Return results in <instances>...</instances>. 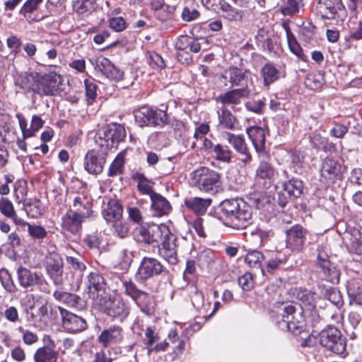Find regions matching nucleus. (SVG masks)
Returning <instances> with one entry per match:
<instances>
[{
    "label": "nucleus",
    "mask_w": 362,
    "mask_h": 362,
    "mask_svg": "<svg viewBox=\"0 0 362 362\" xmlns=\"http://www.w3.org/2000/svg\"><path fill=\"white\" fill-rule=\"evenodd\" d=\"M209 215L222 221L226 226L238 229L245 228L251 223L252 210L243 199H225L211 209Z\"/></svg>",
    "instance_id": "1"
},
{
    "label": "nucleus",
    "mask_w": 362,
    "mask_h": 362,
    "mask_svg": "<svg viewBox=\"0 0 362 362\" xmlns=\"http://www.w3.org/2000/svg\"><path fill=\"white\" fill-rule=\"evenodd\" d=\"M278 315L274 320L277 327L294 335L304 332L307 327L303 308L293 303L282 302L277 307Z\"/></svg>",
    "instance_id": "2"
},
{
    "label": "nucleus",
    "mask_w": 362,
    "mask_h": 362,
    "mask_svg": "<svg viewBox=\"0 0 362 362\" xmlns=\"http://www.w3.org/2000/svg\"><path fill=\"white\" fill-rule=\"evenodd\" d=\"M191 184L200 191L216 194L221 189V175L206 167H201L190 174Z\"/></svg>",
    "instance_id": "3"
},
{
    "label": "nucleus",
    "mask_w": 362,
    "mask_h": 362,
    "mask_svg": "<svg viewBox=\"0 0 362 362\" xmlns=\"http://www.w3.org/2000/svg\"><path fill=\"white\" fill-rule=\"evenodd\" d=\"M126 135L123 125L110 123L98 129L95 139L96 144L108 153L110 149L117 148L119 143L124 141Z\"/></svg>",
    "instance_id": "4"
},
{
    "label": "nucleus",
    "mask_w": 362,
    "mask_h": 362,
    "mask_svg": "<svg viewBox=\"0 0 362 362\" xmlns=\"http://www.w3.org/2000/svg\"><path fill=\"white\" fill-rule=\"evenodd\" d=\"M320 344L337 355H342L346 351V339L341 332L334 325H327L318 334Z\"/></svg>",
    "instance_id": "5"
},
{
    "label": "nucleus",
    "mask_w": 362,
    "mask_h": 362,
    "mask_svg": "<svg viewBox=\"0 0 362 362\" xmlns=\"http://www.w3.org/2000/svg\"><path fill=\"white\" fill-rule=\"evenodd\" d=\"M62 80V76L54 71L43 75L38 74L37 83L32 86L31 91L40 96L54 95L61 90Z\"/></svg>",
    "instance_id": "6"
},
{
    "label": "nucleus",
    "mask_w": 362,
    "mask_h": 362,
    "mask_svg": "<svg viewBox=\"0 0 362 362\" xmlns=\"http://www.w3.org/2000/svg\"><path fill=\"white\" fill-rule=\"evenodd\" d=\"M165 234H169V230L165 226L152 225L146 227L141 225L133 230L134 238L137 242L148 245L158 243Z\"/></svg>",
    "instance_id": "7"
},
{
    "label": "nucleus",
    "mask_w": 362,
    "mask_h": 362,
    "mask_svg": "<svg viewBox=\"0 0 362 362\" xmlns=\"http://www.w3.org/2000/svg\"><path fill=\"white\" fill-rule=\"evenodd\" d=\"M303 191V182L293 178L282 184V189L277 192L275 200L279 206L284 208L289 202L299 197Z\"/></svg>",
    "instance_id": "8"
},
{
    "label": "nucleus",
    "mask_w": 362,
    "mask_h": 362,
    "mask_svg": "<svg viewBox=\"0 0 362 362\" xmlns=\"http://www.w3.org/2000/svg\"><path fill=\"white\" fill-rule=\"evenodd\" d=\"M168 274L166 267L157 259L144 257L137 269L136 278L144 281L153 276Z\"/></svg>",
    "instance_id": "9"
},
{
    "label": "nucleus",
    "mask_w": 362,
    "mask_h": 362,
    "mask_svg": "<svg viewBox=\"0 0 362 362\" xmlns=\"http://www.w3.org/2000/svg\"><path fill=\"white\" fill-rule=\"evenodd\" d=\"M103 312L113 319L123 322L130 313V308L126 301L120 297L109 298L104 301Z\"/></svg>",
    "instance_id": "10"
},
{
    "label": "nucleus",
    "mask_w": 362,
    "mask_h": 362,
    "mask_svg": "<svg viewBox=\"0 0 362 362\" xmlns=\"http://www.w3.org/2000/svg\"><path fill=\"white\" fill-rule=\"evenodd\" d=\"M107 152L100 148V150H90L84 157V168L90 174L99 175L104 168L106 163Z\"/></svg>",
    "instance_id": "11"
},
{
    "label": "nucleus",
    "mask_w": 362,
    "mask_h": 362,
    "mask_svg": "<svg viewBox=\"0 0 362 362\" xmlns=\"http://www.w3.org/2000/svg\"><path fill=\"white\" fill-rule=\"evenodd\" d=\"M45 269L54 285L63 284L64 261L59 254L52 252L46 257Z\"/></svg>",
    "instance_id": "12"
},
{
    "label": "nucleus",
    "mask_w": 362,
    "mask_h": 362,
    "mask_svg": "<svg viewBox=\"0 0 362 362\" xmlns=\"http://www.w3.org/2000/svg\"><path fill=\"white\" fill-rule=\"evenodd\" d=\"M308 230L300 224H296L286 230L287 247L293 251H301L307 242Z\"/></svg>",
    "instance_id": "13"
},
{
    "label": "nucleus",
    "mask_w": 362,
    "mask_h": 362,
    "mask_svg": "<svg viewBox=\"0 0 362 362\" xmlns=\"http://www.w3.org/2000/svg\"><path fill=\"white\" fill-rule=\"evenodd\" d=\"M62 316V327L70 333L81 332L88 329L86 319L64 308H59Z\"/></svg>",
    "instance_id": "14"
},
{
    "label": "nucleus",
    "mask_w": 362,
    "mask_h": 362,
    "mask_svg": "<svg viewBox=\"0 0 362 362\" xmlns=\"http://www.w3.org/2000/svg\"><path fill=\"white\" fill-rule=\"evenodd\" d=\"M175 48L184 53H178L177 58L182 63L188 62L192 60L190 53H198L201 49L200 43L195 39L186 35H180L175 42Z\"/></svg>",
    "instance_id": "15"
},
{
    "label": "nucleus",
    "mask_w": 362,
    "mask_h": 362,
    "mask_svg": "<svg viewBox=\"0 0 362 362\" xmlns=\"http://www.w3.org/2000/svg\"><path fill=\"white\" fill-rule=\"evenodd\" d=\"M124 339V331L123 327L117 325H112L100 332L97 341L103 348H108L122 344Z\"/></svg>",
    "instance_id": "16"
},
{
    "label": "nucleus",
    "mask_w": 362,
    "mask_h": 362,
    "mask_svg": "<svg viewBox=\"0 0 362 362\" xmlns=\"http://www.w3.org/2000/svg\"><path fill=\"white\" fill-rule=\"evenodd\" d=\"M317 268L319 275L322 279L326 280L332 284L339 283V271L334 263H332L326 255L325 257L320 254L317 255Z\"/></svg>",
    "instance_id": "17"
},
{
    "label": "nucleus",
    "mask_w": 362,
    "mask_h": 362,
    "mask_svg": "<svg viewBox=\"0 0 362 362\" xmlns=\"http://www.w3.org/2000/svg\"><path fill=\"white\" fill-rule=\"evenodd\" d=\"M176 241L175 236L169 231V234H165L163 237L161 245L158 249L159 255L173 265L177 262Z\"/></svg>",
    "instance_id": "18"
},
{
    "label": "nucleus",
    "mask_w": 362,
    "mask_h": 362,
    "mask_svg": "<svg viewBox=\"0 0 362 362\" xmlns=\"http://www.w3.org/2000/svg\"><path fill=\"white\" fill-rule=\"evenodd\" d=\"M93 65L96 71L110 80L120 81L123 78V72L103 56L98 57Z\"/></svg>",
    "instance_id": "19"
},
{
    "label": "nucleus",
    "mask_w": 362,
    "mask_h": 362,
    "mask_svg": "<svg viewBox=\"0 0 362 362\" xmlns=\"http://www.w3.org/2000/svg\"><path fill=\"white\" fill-rule=\"evenodd\" d=\"M344 8L341 0H319L316 5V11L322 18L333 20L337 18L339 11Z\"/></svg>",
    "instance_id": "20"
},
{
    "label": "nucleus",
    "mask_w": 362,
    "mask_h": 362,
    "mask_svg": "<svg viewBox=\"0 0 362 362\" xmlns=\"http://www.w3.org/2000/svg\"><path fill=\"white\" fill-rule=\"evenodd\" d=\"M258 156H267L269 151L266 150L265 130L262 127L254 126L246 129Z\"/></svg>",
    "instance_id": "21"
},
{
    "label": "nucleus",
    "mask_w": 362,
    "mask_h": 362,
    "mask_svg": "<svg viewBox=\"0 0 362 362\" xmlns=\"http://www.w3.org/2000/svg\"><path fill=\"white\" fill-rule=\"evenodd\" d=\"M88 216L86 213L69 210L62 217V226L66 230L76 234L81 228V224Z\"/></svg>",
    "instance_id": "22"
},
{
    "label": "nucleus",
    "mask_w": 362,
    "mask_h": 362,
    "mask_svg": "<svg viewBox=\"0 0 362 362\" xmlns=\"http://www.w3.org/2000/svg\"><path fill=\"white\" fill-rule=\"evenodd\" d=\"M345 168L337 160L327 158L325 159L321 168V175L333 182L336 180H341Z\"/></svg>",
    "instance_id": "23"
},
{
    "label": "nucleus",
    "mask_w": 362,
    "mask_h": 362,
    "mask_svg": "<svg viewBox=\"0 0 362 362\" xmlns=\"http://www.w3.org/2000/svg\"><path fill=\"white\" fill-rule=\"evenodd\" d=\"M48 344L37 349L34 354L35 362H56L58 358V352L55 351V344L49 336L44 337V341Z\"/></svg>",
    "instance_id": "24"
},
{
    "label": "nucleus",
    "mask_w": 362,
    "mask_h": 362,
    "mask_svg": "<svg viewBox=\"0 0 362 362\" xmlns=\"http://www.w3.org/2000/svg\"><path fill=\"white\" fill-rule=\"evenodd\" d=\"M259 159V163L255 172V176L257 178L264 180L272 181L277 172L270 162L271 155L269 153L266 156H258Z\"/></svg>",
    "instance_id": "25"
},
{
    "label": "nucleus",
    "mask_w": 362,
    "mask_h": 362,
    "mask_svg": "<svg viewBox=\"0 0 362 362\" xmlns=\"http://www.w3.org/2000/svg\"><path fill=\"white\" fill-rule=\"evenodd\" d=\"M250 95V90L247 88L242 87L227 91L219 95L216 100L223 105H239L243 98H247Z\"/></svg>",
    "instance_id": "26"
},
{
    "label": "nucleus",
    "mask_w": 362,
    "mask_h": 362,
    "mask_svg": "<svg viewBox=\"0 0 362 362\" xmlns=\"http://www.w3.org/2000/svg\"><path fill=\"white\" fill-rule=\"evenodd\" d=\"M18 275L21 285L25 288L33 286H40L45 283V279L42 274L32 272L25 268L19 269Z\"/></svg>",
    "instance_id": "27"
},
{
    "label": "nucleus",
    "mask_w": 362,
    "mask_h": 362,
    "mask_svg": "<svg viewBox=\"0 0 362 362\" xmlns=\"http://www.w3.org/2000/svg\"><path fill=\"white\" fill-rule=\"evenodd\" d=\"M89 293L93 298L102 296L105 290V281L103 276L98 272H91L88 276Z\"/></svg>",
    "instance_id": "28"
},
{
    "label": "nucleus",
    "mask_w": 362,
    "mask_h": 362,
    "mask_svg": "<svg viewBox=\"0 0 362 362\" xmlns=\"http://www.w3.org/2000/svg\"><path fill=\"white\" fill-rule=\"evenodd\" d=\"M293 296L299 300L301 307H305L306 309L310 310L314 309L317 305V301L315 300V293L312 291L305 288H296L293 291ZM295 305H299L296 303Z\"/></svg>",
    "instance_id": "29"
},
{
    "label": "nucleus",
    "mask_w": 362,
    "mask_h": 362,
    "mask_svg": "<svg viewBox=\"0 0 362 362\" xmlns=\"http://www.w3.org/2000/svg\"><path fill=\"white\" fill-rule=\"evenodd\" d=\"M53 296L59 302L66 304L71 308L78 309L84 306V300L78 295L62 291H55Z\"/></svg>",
    "instance_id": "30"
},
{
    "label": "nucleus",
    "mask_w": 362,
    "mask_h": 362,
    "mask_svg": "<svg viewBox=\"0 0 362 362\" xmlns=\"http://www.w3.org/2000/svg\"><path fill=\"white\" fill-rule=\"evenodd\" d=\"M140 310L146 315H152L155 311L153 296L143 291L134 300Z\"/></svg>",
    "instance_id": "31"
},
{
    "label": "nucleus",
    "mask_w": 362,
    "mask_h": 362,
    "mask_svg": "<svg viewBox=\"0 0 362 362\" xmlns=\"http://www.w3.org/2000/svg\"><path fill=\"white\" fill-rule=\"evenodd\" d=\"M185 206L197 215L205 214L206 209L211 204L209 198L204 199L200 197H190L185 199Z\"/></svg>",
    "instance_id": "32"
},
{
    "label": "nucleus",
    "mask_w": 362,
    "mask_h": 362,
    "mask_svg": "<svg viewBox=\"0 0 362 362\" xmlns=\"http://www.w3.org/2000/svg\"><path fill=\"white\" fill-rule=\"evenodd\" d=\"M151 200V209L156 216H162L167 214L171 209L169 202L158 193L153 194Z\"/></svg>",
    "instance_id": "33"
},
{
    "label": "nucleus",
    "mask_w": 362,
    "mask_h": 362,
    "mask_svg": "<svg viewBox=\"0 0 362 362\" xmlns=\"http://www.w3.org/2000/svg\"><path fill=\"white\" fill-rule=\"evenodd\" d=\"M132 177L137 182V189L141 194L149 195L151 197L153 194L156 193L153 189L154 182L148 179L144 174L136 172L132 175Z\"/></svg>",
    "instance_id": "34"
},
{
    "label": "nucleus",
    "mask_w": 362,
    "mask_h": 362,
    "mask_svg": "<svg viewBox=\"0 0 362 362\" xmlns=\"http://www.w3.org/2000/svg\"><path fill=\"white\" fill-rule=\"evenodd\" d=\"M219 125L223 128L235 130L238 127V121L231 112L225 106L221 107V113L218 114Z\"/></svg>",
    "instance_id": "35"
},
{
    "label": "nucleus",
    "mask_w": 362,
    "mask_h": 362,
    "mask_svg": "<svg viewBox=\"0 0 362 362\" xmlns=\"http://www.w3.org/2000/svg\"><path fill=\"white\" fill-rule=\"evenodd\" d=\"M231 86H243L247 88L248 77L247 71L237 67H231L228 72Z\"/></svg>",
    "instance_id": "36"
},
{
    "label": "nucleus",
    "mask_w": 362,
    "mask_h": 362,
    "mask_svg": "<svg viewBox=\"0 0 362 362\" xmlns=\"http://www.w3.org/2000/svg\"><path fill=\"white\" fill-rule=\"evenodd\" d=\"M153 113V107L148 105L140 107L134 110V115L136 124L139 127H149Z\"/></svg>",
    "instance_id": "37"
},
{
    "label": "nucleus",
    "mask_w": 362,
    "mask_h": 362,
    "mask_svg": "<svg viewBox=\"0 0 362 362\" xmlns=\"http://www.w3.org/2000/svg\"><path fill=\"white\" fill-rule=\"evenodd\" d=\"M122 205L116 201H111L107 204V208L103 212V215L107 221H119L122 215Z\"/></svg>",
    "instance_id": "38"
},
{
    "label": "nucleus",
    "mask_w": 362,
    "mask_h": 362,
    "mask_svg": "<svg viewBox=\"0 0 362 362\" xmlns=\"http://www.w3.org/2000/svg\"><path fill=\"white\" fill-rule=\"evenodd\" d=\"M21 226H27L28 235L34 240L42 242L48 236V232L41 225L31 224L24 221V223Z\"/></svg>",
    "instance_id": "39"
},
{
    "label": "nucleus",
    "mask_w": 362,
    "mask_h": 362,
    "mask_svg": "<svg viewBox=\"0 0 362 362\" xmlns=\"http://www.w3.org/2000/svg\"><path fill=\"white\" fill-rule=\"evenodd\" d=\"M248 205L256 209H260L269 205L271 202L270 198L264 193L260 192H255L247 197Z\"/></svg>",
    "instance_id": "40"
},
{
    "label": "nucleus",
    "mask_w": 362,
    "mask_h": 362,
    "mask_svg": "<svg viewBox=\"0 0 362 362\" xmlns=\"http://www.w3.org/2000/svg\"><path fill=\"white\" fill-rule=\"evenodd\" d=\"M321 293L324 299L328 300L337 308H341L344 305L341 293L337 288L332 287L324 288Z\"/></svg>",
    "instance_id": "41"
},
{
    "label": "nucleus",
    "mask_w": 362,
    "mask_h": 362,
    "mask_svg": "<svg viewBox=\"0 0 362 362\" xmlns=\"http://www.w3.org/2000/svg\"><path fill=\"white\" fill-rule=\"evenodd\" d=\"M220 10L223 17L230 21H241L244 16L243 11L232 7L226 1L222 3Z\"/></svg>",
    "instance_id": "42"
},
{
    "label": "nucleus",
    "mask_w": 362,
    "mask_h": 362,
    "mask_svg": "<svg viewBox=\"0 0 362 362\" xmlns=\"http://www.w3.org/2000/svg\"><path fill=\"white\" fill-rule=\"evenodd\" d=\"M279 70L272 64H266L261 69L264 86H269L279 78Z\"/></svg>",
    "instance_id": "43"
},
{
    "label": "nucleus",
    "mask_w": 362,
    "mask_h": 362,
    "mask_svg": "<svg viewBox=\"0 0 362 362\" xmlns=\"http://www.w3.org/2000/svg\"><path fill=\"white\" fill-rule=\"evenodd\" d=\"M169 122L170 118L166 111L158 108H153V113L149 127L162 128L165 124H168Z\"/></svg>",
    "instance_id": "44"
},
{
    "label": "nucleus",
    "mask_w": 362,
    "mask_h": 362,
    "mask_svg": "<svg viewBox=\"0 0 362 362\" xmlns=\"http://www.w3.org/2000/svg\"><path fill=\"white\" fill-rule=\"evenodd\" d=\"M1 214L10 218L16 225L24 223L23 220L17 217L13 204L7 199L1 198Z\"/></svg>",
    "instance_id": "45"
},
{
    "label": "nucleus",
    "mask_w": 362,
    "mask_h": 362,
    "mask_svg": "<svg viewBox=\"0 0 362 362\" xmlns=\"http://www.w3.org/2000/svg\"><path fill=\"white\" fill-rule=\"evenodd\" d=\"M264 259V255L257 250L248 251L245 261L250 267L260 269L262 272L264 271L262 267V262Z\"/></svg>",
    "instance_id": "46"
},
{
    "label": "nucleus",
    "mask_w": 362,
    "mask_h": 362,
    "mask_svg": "<svg viewBox=\"0 0 362 362\" xmlns=\"http://www.w3.org/2000/svg\"><path fill=\"white\" fill-rule=\"evenodd\" d=\"M214 158L220 161L230 163L232 158V151L228 146L218 144L214 147Z\"/></svg>",
    "instance_id": "47"
},
{
    "label": "nucleus",
    "mask_w": 362,
    "mask_h": 362,
    "mask_svg": "<svg viewBox=\"0 0 362 362\" xmlns=\"http://www.w3.org/2000/svg\"><path fill=\"white\" fill-rule=\"evenodd\" d=\"M347 249L349 252L362 255V232L355 230L352 234L351 242L347 245Z\"/></svg>",
    "instance_id": "48"
},
{
    "label": "nucleus",
    "mask_w": 362,
    "mask_h": 362,
    "mask_svg": "<svg viewBox=\"0 0 362 362\" xmlns=\"http://www.w3.org/2000/svg\"><path fill=\"white\" fill-rule=\"evenodd\" d=\"M122 284L124 288V293L131 298L132 300L143 291L132 280L122 279Z\"/></svg>",
    "instance_id": "49"
},
{
    "label": "nucleus",
    "mask_w": 362,
    "mask_h": 362,
    "mask_svg": "<svg viewBox=\"0 0 362 362\" xmlns=\"http://www.w3.org/2000/svg\"><path fill=\"white\" fill-rule=\"evenodd\" d=\"M324 83V78L320 74H308L305 80V86L312 90L320 89Z\"/></svg>",
    "instance_id": "50"
},
{
    "label": "nucleus",
    "mask_w": 362,
    "mask_h": 362,
    "mask_svg": "<svg viewBox=\"0 0 362 362\" xmlns=\"http://www.w3.org/2000/svg\"><path fill=\"white\" fill-rule=\"evenodd\" d=\"M124 156L120 154L117 155L109 168L107 175L109 177H114L122 173L124 170Z\"/></svg>",
    "instance_id": "51"
},
{
    "label": "nucleus",
    "mask_w": 362,
    "mask_h": 362,
    "mask_svg": "<svg viewBox=\"0 0 362 362\" xmlns=\"http://www.w3.org/2000/svg\"><path fill=\"white\" fill-rule=\"evenodd\" d=\"M84 83L87 102L90 105L92 104L97 97L98 86L93 79H86Z\"/></svg>",
    "instance_id": "52"
},
{
    "label": "nucleus",
    "mask_w": 362,
    "mask_h": 362,
    "mask_svg": "<svg viewBox=\"0 0 362 362\" xmlns=\"http://www.w3.org/2000/svg\"><path fill=\"white\" fill-rule=\"evenodd\" d=\"M147 61L151 68L161 69L165 67V63L162 57L155 52L148 53Z\"/></svg>",
    "instance_id": "53"
},
{
    "label": "nucleus",
    "mask_w": 362,
    "mask_h": 362,
    "mask_svg": "<svg viewBox=\"0 0 362 362\" xmlns=\"http://www.w3.org/2000/svg\"><path fill=\"white\" fill-rule=\"evenodd\" d=\"M24 206L28 216L33 218H37L43 214L44 211L39 200L26 203Z\"/></svg>",
    "instance_id": "54"
},
{
    "label": "nucleus",
    "mask_w": 362,
    "mask_h": 362,
    "mask_svg": "<svg viewBox=\"0 0 362 362\" xmlns=\"http://www.w3.org/2000/svg\"><path fill=\"white\" fill-rule=\"evenodd\" d=\"M45 122L38 115H33L31 120L30 127L24 132V139L33 136L35 132H37L43 127Z\"/></svg>",
    "instance_id": "55"
},
{
    "label": "nucleus",
    "mask_w": 362,
    "mask_h": 362,
    "mask_svg": "<svg viewBox=\"0 0 362 362\" xmlns=\"http://www.w3.org/2000/svg\"><path fill=\"white\" fill-rule=\"evenodd\" d=\"M66 262L71 266V267L77 272V276L78 279H81L82 276V272L86 269V267L83 262H82L79 258L67 256Z\"/></svg>",
    "instance_id": "56"
},
{
    "label": "nucleus",
    "mask_w": 362,
    "mask_h": 362,
    "mask_svg": "<svg viewBox=\"0 0 362 362\" xmlns=\"http://www.w3.org/2000/svg\"><path fill=\"white\" fill-rule=\"evenodd\" d=\"M37 72L26 73L25 75L21 76L20 82L21 87L31 91V87L34 83H37Z\"/></svg>",
    "instance_id": "57"
},
{
    "label": "nucleus",
    "mask_w": 362,
    "mask_h": 362,
    "mask_svg": "<svg viewBox=\"0 0 362 362\" xmlns=\"http://www.w3.org/2000/svg\"><path fill=\"white\" fill-rule=\"evenodd\" d=\"M94 2L95 0H76L74 3V8L81 14L90 12L94 9Z\"/></svg>",
    "instance_id": "58"
},
{
    "label": "nucleus",
    "mask_w": 362,
    "mask_h": 362,
    "mask_svg": "<svg viewBox=\"0 0 362 362\" xmlns=\"http://www.w3.org/2000/svg\"><path fill=\"white\" fill-rule=\"evenodd\" d=\"M43 0H27L21 8L19 13L23 16L31 13L38 8Z\"/></svg>",
    "instance_id": "59"
},
{
    "label": "nucleus",
    "mask_w": 362,
    "mask_h": 362,
    "mask_svg": "<svg viewBox=\"0 0 362 362\" xmlns=\"http://www.w3.org/2000/svg\"><path fill=\"white\" fill-rule=\"evenodd\" d=\"M238 284L243 290L250 291L253 288L254 281L251 273L246 272L243 276L238 278Z\"/></svg>",
    "instance_id": "60"
},
{
    "label": "nucleus",
    "mask_w": 362,
    "mask_h": 362,
    "mask_svg": "<svg viewBox=\"0 0 362 362\" xmlns=\"http://www.w3.org/2000/svg\"><path fill=\"white\" fill-rule=\"evenodd\" d=\"M1 285L8 292H14L16 290V286L8 271L3 268H1Z\"/></svg>",
    "instance_id": "61"
},
{
    "label": "nucleus",
    "mask_w": 362,
    "mask_h": 362,
    "mask_svg": "<svg viewBox=\"0 0 362 362\" xmlns=\"http://www.w3.org/2000/svg\"><path fill=\"white\" fill-rule=\"evenodd\" d=\"M287 41L290 50L298 57H300L302 49L298 43L295 36L290 32L287 31Z\"/></svg>",
    "instance_id": "62"
},
{
    "label": "nucleus",
    "mask_w": 362,
    "mask_h": 362,
    "mask_svg": "<svg viewBox=\"0 0 362 362\" xmlns=\"http://www.w3.org/2000/svg\"><path fill=\"white\" fill-rule=\"evenodd\" d=\"M114 229L115 233L121 238H124L129 233V225L120 220L115 221Z\"/></svg>",
    "instance_id": "63"
},
{
    "label": "nucleus",
    "mask_w": 362,
    "mask_h": 362,
    "mask_svg": "<svg viewBox=\"0 0 362 362\" xmlns=\"http://www.w3.org/2000/svg\"><path fill=\"white\" fill-rule=\"evenodd\" d=\"M111 351L108 349H101L95 354L93 360L91 362H112L113 358L111 356Z\"/></svg>",
    "instance_id": "64"
}]
</instances>
